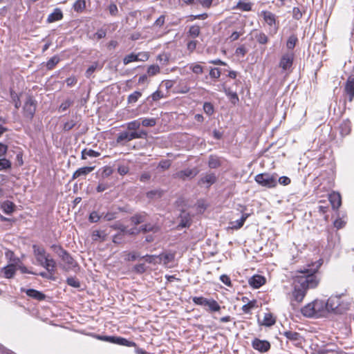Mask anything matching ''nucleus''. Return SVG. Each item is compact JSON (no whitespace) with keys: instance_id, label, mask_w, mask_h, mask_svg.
<instances>
[{"instance_id":"nucleus-55","label":"nucleus","mask_w":354,"mask_h":354,"mask_svg":"<svg viewBox=\"0 0 354 354\" xmlns=\"http://www.w3.org/2000/svg\"><path fill=\"white\" fill-rule=\"evenodd\" d=\"M142 259H145L147 263L156 264L158 263L156 259H158V255H151L146 254L142 257Z\"/></svg>"},{"instance_id":"nucleus-51","label":"nucleus","mask_w":354,"mask_h":354,"mask_svg":"<svg viewBox=\"0 0 354 354\" xmlns=\"http://www.w3.org/2000/svg\"><path fill=\"white\" fill-rule=\"evenodd\" d=\"M198 44V41L195 39H191L187 42V49L189 53H192L196 50Z\"/></svg>"},{"instance_id":"nucleus-20","label":"nucleus","mask_w":354,"mask_h":354,"mask_svg":"<svg viewBox=\"0 0 354 354\" xmlns=\"http://www.w3.org/2000/svg\"><path fill=\"white\" fill-rule=\"evenodd\" d=\"M111 343L127 347L136 346V344L134 342L129 341L124 337L117 336H111Z\"/></svg>"},{"instance_id":"nucleus-15","label":"nucleus","mask_w":354,"mask_h":354,"mask_svg":"<svg viewBox=\"0 0 354 354\" xmlns=\"http://www.w3.org/2000/svg\"><path fill=\"white\" fill-rule=\"evenodd\" d=\"M80 127V120H78L77 116L75 115L64 122L62 129L63 131L67 132L74 129H78Z\"/></svg>"},{"instance_id":"nucleus-61","label":"nucleus","mask_w":354,"mask_h":354,"mask_svg":"<svg viewBox=\"0 0 354 354\" xmlns=\"http://www.w3.org/2000/svg\"><path fill=\"white\" fill-rule=\"evenodd\" d=\"M138 62H146L149 59L150 55L148 52H139L137 54Z\"/></svg>"},{"instance_id":"nucleus-5","label":"nucleus","mask_w":354,"mask_h":354,"mask_svg":"<svg viewBox=\"0 0 354 354\" xmlns=\"http://www.w3.org/2000/svg\"><path fill=\"white\" fill-rule=\"evenodd\" d=\"M259 16L263 18V21L268 27L269 34L275 35L279 28V21L278 17L271 11L263 10L259 13Z\"/></svg>"},{"instance_id":"nucleus-8","label":"nucleus","mask_w":354,"mask_h":354,"mask_svg":"<svg viewBox=\"0 0 354 354\" xmlns=\"http://www.w3.org/2000/svg\"><path fill=\"white\" fill-rule=\"evenodd\" d=\"M292 290L290 295V303L292 306H297L301 304L308 292L301 288L294 281H292Z\"/></svg>"},{"instance_id":"nucleus-37","label":"nucleus","mask_w":354,"mask_h":354,"mask_svg":"<svg viewBox=\"0 0 354 354\" xmlns=\"http://www.w3.org/2000/svg\"><path fill=\"white\" fill-rule=\"evenodd\" d=\"M189 69L192 71L193 73L196 75H202L204 72V68L203 66L199 64L198 63H192L189 65Z\"/></svg>"},{"instance_id":"nucleus-63","label":"nucleus","mask_w":354,"mask_h":354,"mask_svg":"<svg viewBox=\"0 0 354 354\" xmlns=\"http://www.w3.org/2000/svg\"><path fill=\"white\" fill-rule=\"evenodd\" d=\"M111 187V185L106 182H100L99 183L98 185L96 187V190L97 192H102L107 189H109Z\"/></svg>"},{"instance_id":"nucleus-21","label":"nucleus","mask_w":354,"mask_h":354,"mask_svg":"<svg viewBox=\"0 0 354 354\" xmlns=\"http://www.w3.org/2000/svg\"><path fill=\"white\" fill-rule=\"evenodd\" d=\"M328 200L333 209H337L342 205V197L339 193L333 192L328 195Z\"/></svg>"},{"instance_id":"nucleus-42","label":"nucleus","mask_w":354,"mask_h":354,"mask_svg":"<svg viewBox=\"0 0 354 354\" xmlns=\"http://www.w3.org/2000/svg\"><path fill=\"white\" fill-rule=\"evenodd\" d=\"M142 96V93L138 91H136L131 93L127 97L128 104H135L138 99Z\"/></svg>"},{"instance_id":"nucleus-60","label":"nucleus","mask_w":354,"mask_h":354,"mask_svg":"<svg viewBox=\"0 0 354 354\" xmlns=\"http://www.w3.org/2000/svg\"><path fill=\"white\" fill-rule=\"evenodd\" d=\"M171 162L170 160H162L158 163V167L162 170H167L171 167Z\"/></svg>"},{"instance_id":"nucleus-34","label":"nucleus","mask_w":354,"mask_h":354,"mask_svg":"<svg viewBox=\"0 0 354 354\" xmlns=\"http://www.w3.org/2000/svg\"><path fill=\"white\" fill-rule=\"evenodd\" d=\"M122 257L125 261H133L140 257V255L136 251H124L122 252Z\"/></svg>"},{"instance_id":"nucleus-12","label":"nucleus","mask_w":354,"mask_h":354,"mask_svg":"<svg viewBox=\"0 0 354 354\" xmlns=\"http://www.w3.org/2000/svg\"><path fill=\"white\" fill-rule=\"evenodd\" d=\"M199 171L197 168H193V169H185L183 170H180L176 174H174V178H178L181 180H186L187 179L189 178L192 179L194 178L198 174Z\"/></svg>"},{"instance_id":"nucleus-52","label":"nucleus","mask_w":354,"mask_h":354,"mask_svg":"<svg viewBox=\"0 0 354 354\" xmlns=\"http://www.w3.org/2000/svg\"><path fill=\"white\" fill-rule=\"evenodd\" d=\"M140 125H141V123L139 121V120H136L131 121V122L127 123V129L130 130V131H136L137 129H138L140 128Z\"/></svg>"},{"instance_id":"nucleus-38","label":"nucleus","mask_w":354,"mask_h":354,"mask_svg":"<svg viewBox=\"0 0 354 354\" xmlns=\"http://www.w3.org/2000/svg\"><path fill=\"white\" fill-rule=\"evenodd\" d=\"M100 153L96 151H94L93 149H84L82 151L81 158L82 160H85L87 158L88 156L89 157H98L100 156Z\"/></svg>"},{"instance_id":"nucleus-4","label":"nucleus","mask_w":354,"mask_h":354,"mask_svg":"<svg viewBox=\"0 0 354 354\" xmlns=\"http://www.w3.org/2000/svg\"><path fill=\"white\" fill-rule=\"evenodd\" d=\"M324 310V302L322 300L315 299L301 308V313L304 317H314L321 316Z\"/></svg>"},{"instance_id":"nucleus-18","label":"nucleus","mask_w":354,"mask_h":354,"mask_svg":"<svg viewBox=\"0 0 354 354\" xmlns=\"http://www.w3.org/2000/svg\"><path fill=\"white\" fill-rule=\"evenodd\" d=\"M250 215L248 213H243L240 219L230 223L227 230H238L241 229Z\"/></svg>"},{"instance_id":"nucleus-33","label":"nucleus","mask_w":354,"mask_h":354,"mask_svg":"<svg viewBox=\"0 0 354 354\" xmlns=\"http://www.w3.org/2000/svg\"><path fill=\"white\" fill-rule=\"evenodd\" d=\"M107 233L104 230H95L92 233V239L95 241H104L107 238Z\"/></svg>"},{"instance_id":"nucleus-40","label":"nucleus","mask_w":354,"mask_h":354,"mask_svg":"<svg viewBox=\"0 0 354 354\" xmlns=\"http://www.w3.org/2000/svg\"><path fill=\"white\" fill-rule=\"evenodd\" d=\"M216 181V177L214 174H207L200 180L201 183L208 184L209 185L214 184Z\"/></svg>"},{"instance_id":"nucleus-6","label":"nucleus","mask_w":354,"mask_h":354,"mask_svg":"<svg viewBox=\"0 0 354 354\" xmlns=\"http://www.w3.org/2000/svg\"><path fill=\"white\" fill-rule=\"evenodd\" d=\"M277 174L262 173L256 175L254 180L262 187L272 189L275 188L277 185Z\"/></svg>"},{"instance_id":"nucleus-44","label":"nucleus","mask_w":354,"mask_h":354,"mask_svg":"<svg viewBox=\"0 0 354 354\" xmlns=\"http://www.w3.org/2000/svg\"><path fill=\"white\" fill-rule=\"evenodd\" d=\"M59 60L60 59L58 56H53L46 62V68L48 70H53L55 67V66L59 63Z\"/></svg>"},{"instance_id":"nucleus-47","label":"nucleus","mask_w":354,"mask_h":354,"mask_svg":"<svg viewBox=\"0 0 354 354\" xmlns=\"http://www.w3.org/2000/svg\"><path fill=\"white\" fill-rule=\"evenodd\" d=\"M160 73V68L158 65L152 64L147 68V74L149 76H154Z\"/></svg>"},{"instance_id":"nucleus-50","label":"nucleus","mask_w":354,"mask_h":354,"mask_svg":"<svg viewBox=\"0 0 354 354\" xmlns=\"http://www.w3.org/2000/svg\"><path fill=\"white\" fill-rule=\"evenodd\" d=\"M209 77L214 80H218L221 77V72L218 68H211L209 73Z\"/></svg>"},{"instance_id":"nucleus-25","label":"nucleus","mask_w":354,"mask_h":354,"mask_svg":"<svg viewBox=\"0 0 354 354\" xmlns=\"http://www.w3.org/2000/svg\"><path fill=\"white\" fill-rule=\"evenodd\" d=\"M94 167H83L77 169L73 174L72 178L76 179L80 176H86L93 171Z\"/></svg>"},{"instance_id":"nucleus-10","label":"nucleus","mask_w":354,"mask_h":354,"mask_svg":"<svg viewBox=\"0 0 354 354\" xmlns=\"http://www.w3.org/2000/svg\"><path fill=\"white\" fill-rule=\"evenodd\" d=\"M295 55L293 51H288L281 55L279 62V67L283 71H290L295 60Z\"/></svg>"},{"instance_id":"nucleus-59","label":"nucleus","mask_w":354,"mask_h":354,"mask_svg":"<svg viewBox=\"0 0 354 354\" xmlns=\"http://www.w3.org/2000/svg\"><path fill=\"white\" fill-rule=\"evenodd\" d=\"M162 191L159 190V189H156V190H151V191L148 192L147 193V198L152 199L156 196L160 197L162 196Z\"/></svg>"},{"instance_id":"nucleus-64","label":"nucleus","mask_w":354,"mask_h":354,"mask_svg":"<svg viewBox=\"0 0 354 354\" xmlns=\"http://www.w3.org/2000/svg\"><path fill=\"white\" fill-rule=\"evenodd\" d=\"M73 104V102L71 100H66L64 102H63L59 107V110L61 111H66L71 105Z\"/></svg>"},{"instance_id":"nucleus-17","label":"nucleus","mask_w":354,"mask_h":354,"mask_svg":"<svg viewBox=\"0 0 354 354\" xmlns=\"http://www.w3.org/2000/svg\"><path fill=\"white\" fill-rule=\"evenodd\" d=\"M21 291L25 292L29 297L34 299L37 301H43L46 299V295L43 292L35 289H25L22 288L21 289Z\"/></svg>"},{"instance_id":"nucleus-46","label":"nucleus","mask_w":354,"mask_h":354,"mask_svg":"<svg viewBox=\"0 0 354 354\" xmlns=\"http://www.w3.org/2000/svg\"><path fill=\"white\" fill-rule=\"evenodd\" d=\"M145 214H135L134 216H131V221L135 225H138L140 223H142L145 220Z\"/></svg>"},{"instance_id":"nucleus-19","label":"nucleus","mask_w":354,"mask_h":354,"mask_svg":"<svg viewBox=\"0 0 354 354\" xmlns=\"http://www.w3.org/2000/svg\"><path fill=\"white\" fill-rule=\"evenodd\" d=\"M57 248L62 252V254H60L62 260L69 266H73L75 261L73 258L70 255V254L66 250H64L61 245H52V248Z\"/></svg>"},{"instance_id":"nucleus-24","label":"nucleus","mask_w":354,"mask_h":354,"mask_svg":"<svg viewBox=\"0 0 354 354\" xmlns=\"http://www.w3.org/2000/svg\"><path fill=\"white\" fill-rule=\"evenodd\" d=\"M258 307V301L257 299H254L248 301L247 304H244L241 307V310L243 314L252 315V310L253 309L257 308Z\"/></svg>"},{"instance_id":"nucleus-54","label":"nucleus","mask_w":354,"mask_h":354,"mask_svg":"<svg viewBox=\"0 0 354 354\" xmlns=\"http://www.w3.org/2000/svg\"><path fill=\"white\" fill-rule=\"evenodd\" d=\"M144 127H154L156 124V120L155 118H144L140 122Z\"/></svg>"},{"instance_id":"nucleus-7","label":"nucleus","mask_w":354,"mask_h":354,"mask_svg":"<svg viewBox=\"0 0 354 354\" xmlns=\"http://www.w3.org/2000/svg\"><path fill=\"white\" fill-rule=\"evenodd\" d=\"M192 301L194 304L202 306H207V310L210 313L219 312L221 309L220 304L214 299H207L204 297H194Z\"/></svg>"},{"instance_id":"nucleus-3","label":"nucleus","mask_w":354,"mask_h":354,"mask_svg":"<svg viewBox=\"0 0 354 354\" xmlns=\"http://www.w3.org/2000/svg\"><path fill=\"white\" fill-rule=\"evenodd\" d=\"M324 304L325 309L335 314H343L349 308V303L344 295H332Z\"/></svg>"},{"instance_id":"nucleus-49","label":"nucleus","mask_w":354,"mask_h":354,"mask_svg":"<svg viewBox=\"0 0 354 354\" xmlns=\"http://www.w3.org/2000/svg\"><path fill=\"white\" fill-rule=\"evenodd\" d=\"M124 229L122 230L121 232H119L118 234H115L113 237V242L115 244H122L124 243Z\"/></svg>"},{"instance_id":"nucleus-48","label":"nucleus","mask_w":354,"mask_h":354,"mask_svg":"<svg viewBox=\"0 0 354 354\" xmlns=\"http://www.w3.org/2000/svg\"><path fill=\"white\" fill-rule=\"evenodd\" d=\"M138 62L137 54L131 53L127 55H126L123 59V63L124 65H127L129 63Z\"/></svg>"},{"instance_id":"nucleus-57","label":"nucleus","mask_w":354,"mask_h":354,"mask_svg":"<svg viewBox=\"0 0 354 354\" xmlns=\"http://www.w3.org/2000/svg\"><path fill=\"white\" fill-rule=\"evenodd\" d=\"M151 98V100L154 102H156L163 97H165V95H163L162 92L157 90L155 92H153L148 98Z\"/></svg>"},{"instance_id":"nucleus-30","label":"nucleus","mask_w":354,"mask_h":354,"mask_svg":"<svg viewBox=\"0 0 354 354\" xmlns=\"http://www.w3.org/2000/svg\"><path fill=\"white\" fill-rule=\"evenodd\" d=\"M201 35V27L198 25H192L189 28L187 35L189 37L195 39Z\"/></svg>"},{"instance_id":"nucleus-1","label":"nucleus","mask_w":354,"mask_h":354,"mask_svg":"<svg viewBox=\"0 0 354 354\" xmlns=\"http://www.w3.org/2000/svg\"><path fill=\"white\" fill-rule=\"evenodd\" d=\"M322 265V260L319 259L311 265H308L309 268L297 270L295 275L292 277V281L301 286V288H304L306 292L309 289L316 288L320 281L317 273Z\"/></svg>"},{"instance_id":"nucleus-11","label":"nucleus","mask_w":354,"mask_h":354,"mask_svg":"<svg viewBox=\"0 0 354 354\" xmlns=\"http://www.w3.org/2000/svg\"><path fill=\"white\" fill-rule=\"evenodd\" d=\"M37 103L31 97H29L23 107L24 116L31 120L35 113Z\"/></svg>"},{"instance_id":"nucleus-32","label":"nucleus","mask_w":354,"mask_h":354,"mask_svg":"<svg viewBox=\"0 0 354 354\" xmlns=\"http://www.w3.org/2000/svg\"><path fill=\"white\" fill-rule=\"evenodd\" d=\"M276 322V319L271 313H265L262 322V325L266 326H272Z\"/></svg>"},{"instance_id":"nucleus-13","label":"nucleus","mask_w":354,"mask_h":354,"mask_svg":"<svg viewBox=\"0 0 354 354\" xmlns=\"http://www.w3.org/2000/svg\"><path fill=\"white\" fill-rule=\"evenodd\" d=\"M251 344L254 350L260 353H266L271 348V344L268 340H263L257 337L252 341Z\"/></svg>"},{"instance_id":"nucleus-2","label":"nucleus","mask_w":354,"mask_h":354,"mask_svg":"<svg viewBox=\"0 0 354 354\" xmlns=\"http://www.w3.org/2000/svg\"><path fill=\"white\" fill-rule=\"evenodd\" d=\"M33 254L37 264L46 269L47 272H41L39 275L49 280L55 281L57 263L48 253L44 247L34 244L32 245Z\"/></svg>"},{"instance_id":"nucleus-56","label":"nucleus","mask_w":354,"mask_h":354,"mask_svg":"<svg viewBox=\"0 0 354 354\" xmlns=\"http://www.w3.org/2000/svg\"><path fill=\"white\" fill-rule=\"evenodd\" d=\"M208 17V15L207 13H203L200 15H190L187 17V21H193L196 19H205Z\"/></svg>"},{"instance_id":"nucleus-41","label":"nucleus","mask_w":354,"mask_h":354,"mask_svg":"<svg viewBox=\"0 0 354 354\" xmlns=\"http://www.w3.org/2000/svg\"><path fill=\"white\" fill-rule=\"evenodd\" d=\"M10 97L15 104L16 109H19L21 106V100L19 95L12 89H10Z\"/></svg>"},{"instance_id":"nucleus-53","label":"nucleus","mask_w":354,"mask_h":354,"mask_svg":"<svg viewBox=\"0 0 354 354\" xmlns=\"http://www.w3.org/2000/svg\"><path fill=\"white\" fill-rule=\"evenodd\" d=\"M203 111L208 115H212L214 112L213 104L210 102H205L203 104Z\"/></svg>"},{"instance_id":"nucleus-22","label":"nucleus","mask_w":354,"mask_h":354,"mask_svg":"<svg viewBox=\"0 0 354 354\" xmlns=\"http://www.w3.org/2000/svg\"><path fill=\"white\" fill-rule=\"evenodd\" d=\"M176 257V252H162L158 255L160 261L158 263H162L165 266H167L169 263L174 262Z\"/></svg>"},{"instance_id":"nucleus-23","label":"nucleus","mask_w":354,"mask_h":354,"mask_svg":"<svg viewBox=\"0 0 354 354\" xmlns=\"http://www.w3.org/2000/svg\"><path fill=\"white\" fill-rule=\"evenodd\" d=\"M16 205L10 201H5L1 205V209L6 214H12L16 210Z\"/></svg>"},{"instance_id":"nucleus-28","label":"nucleus","mask_w":354,"mask_h":354,"mask_svg":"<svg viewBox=\"0 0 354 354\" xmlns=\"http://www.w3.org/2000/svg\"><path fill=\"white\" fill-rule=\"evenodd\" d=\"M180 221L178 224V227L180 228L189 227L191 225V218L189 214L182 212L180 215Z\"/></svg>"},{"instance_id":"nucleus-45","label":"nucleus","mask_w":354,"mask_h":354,"mask_svg":"<svg viewBox=\"0 0 354 354\" xmlns=\"http://www.w3.org/2000/svg\"><path fill=\"white\" fill-rule=\"evenodd\" d=\"M156 59L159 61L162 66H167L169 62V55L166 53H160L157 56Z\"/></svg>"},{"instance_id":"nucleus-39","label":"nucleus","mask_w":354,"mask_h":354,"mask_svg":"<svg viewBox=\"0 0 354 354\" xmlns=\"http://www.w3.org/2000/svg\"><path fill=\"white\" fill-rule=\"evenodd\" d=\"M73 10L77 12H82L86 8L85 0H77L73 6Z\"/></svg>"},{"instance_id":"nucleus-16","label":"nucleus","mask_w":354,"mask_h":354,"mask_svg":"<svg viewBox=\"0 0 354 354\" xmlns=\"http://www.w3.org/2000/svg\"><path fill=\"white\" fill-rule=\"evenodd\" d=\"M266 278L259 274H255L248 280L249 285L254 289L259 288L260 287L263 286L266 283Z\"/></svg>"},{"instance_id":"nucleus-9","label":"nucleus","mask_w":354,"mask_h":354,"mask_svg":"<svg viewBox=\"0 0 354 354\" xmlns=\"http://www.w3.org/2000/svg\"><path fill=\"white\" fill-rule=\"evenodd\" d=\"M147 132L145 131H141L139 132L132 131L129 132L127 131L120 132L116 138V141L118 143H121L123 142H129L133 139L136 138H143L147 136Z\"/></svg>"},{"instance_id":"nucleus-36","label":"nucleus","mask_w":354,"mask_h":354,"mask_svg":"<svg viewBox=\"0 0 354 354\" xmlns=\"http://www.w3.org/2000/svg\"><path fill=\"white\" fill-rule=\"evenodd\" d=\"M298 43V38L296 35L292 34L290 36L288 37L286 46L288 50L290 51H292V50L296 46L297 44Z\"/></svg>"},{"instance_id":"nucleus-31","label":"nucleus","mask_w":354,"mask_h":354,"mask_svg":"<svg viewBox=\"0 0 354 354\" xmlns=\"http://www.w3.org/2000/svg\"><path fill=\"white\" fill-rule=\"evenodd\" d=\"M221 161L220 158L215 155H210L208 160V166L211 169H216L221 167Z\"/></svg>"},{"instance_id":"nucleus-62","label":"nucleus","mask_w":354,"mask_h":354,"mask_svg":"<svg viewBox=\"0 0 354 354\" xmlns=\"http://www.w3.org/2000/svg\"><path fill=\"white\" fill-rule=\"evenodd\" d=\"M133 271L138 274H142L146 272V267L144 263L136 264L133 267Z\"/></svg>"},{"instance_id":"nucleus-26","label":"nucleus","mask_w":354,"mask_h":354,"mask_svg":"<svg viewBox=\"0 0 354 354\" xmlns=\"http://www.w3.org/2000/svg\"><path fill=\"white\" fill-rule=\"evenodd\" d=\"M63 19V13L59 8L54 9L53 12L50 13L47 18L48 23H53Z\"/></svg>"},{"instance_id":"nucleus-35","label":"nucleus","mask_w":354,"mask_h":354,"mask_svg":"<svg viewBox=\"0 0 354 354\" xmlns=\"http://www.w3.org/2000/svg\"><path fill=\"white\" fill-rule=\"evenodd\" d=\"M283 335L292 342H298L301 337L299 333L291 330L284 331Z\"/></svg>"},{"instance_id":"nucleus-29","label":"nucleus","mask_w":354,"mask_h":354,"mask_svg":"<svg viewBox=\"0 0 354 354\" xmlns=\"http://www.w3.org/2000/svg\"><path fill=\"white\" fill-rule=\"evenodd\" d=\"M4 277L7 279L12 278L17 271L16 266L14 264H10L4 267L2 270Z\"/></svg>"},{"instance_id":"nucleus-58","label":"nucleus","mask_w":354,"mask_h":354,"mask_svg":"<svg viewBox=\"0 0 354 354\" xmlns=\"http://www.w3.org/2000/svg\"><path fill=\"white\" fill-rule=\"evenodd\" d=\"M11 167V162L6 158L0 159V171L8 169Z\"/></svg>"},{"instance_id":"nucleus-14","label":"nucleus","mask_w":354,"mask_h":354,"mask_svg":"<svg viewBox=\"0 0 354 354\" xmlns=\"http://www.w3.org/2000/svg\"><path fill=\"white\" fill-rule=\"evenodd\" d=\"M344 93L348 96V102H351L354 99V75L348 76L344 88Z\"/></svg>"},{"instance_id":"nucleus-43","label":"nucleus","mask_w":354,"mask_h":354,"mask_svg":"<svg viewBox=\"0 0 354 354\" xmlns=\"http://www.w3.org/2000/svg\"><path fill=\"white\" fill-rule=\"evenodd\" d=\"M257 41L260 44H266L269 41L268 37L263 32H259L255 35Z\"/></svg>"},{"instance_id":"nucleus-27","label":"nucleus","mask_w":354,"mask_h":354,"mask_svg":"<svg viewBox=\"0 0 354 354\" xmlns=\"http://www.w3.org/2000/svg\"><path fill=\"white\" fill-rule=\"evenodd\" d=\"M252 3L250 1L239 0L237 4L233 7V9H238L241 11L249 12L252 10Z\"/></svg>"}]
</instances>
